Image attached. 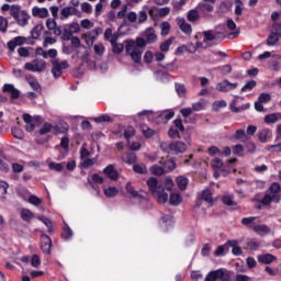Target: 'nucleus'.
Listing matches in <instances>:
<instances>
[{
  "label": "nucleus",
  "instance_id": "f257e3e1",
  "mask_svg": "<svg viewBox=\"0 0 281 281\" xmlns=\"http://www.w3.org/2000/svg\"><path fill=\"white\" fill-rule=\"evenodd\" d=\"M145 38L138 37L136 42L130 41L125 46V52L128 56H131L134 63H142V54H144V47H146V43H157V34L155 33L154 27H147L144 34Z\"/></svg>",
  "mask_w": 281,
  "mask_h": 281
},
{
  "label": "nucleus",
  "instance_id": "f03ea898",
  "mask_svg": "<svg viewBox=\"0 0 281 281\" xmlns=\"http://www.w3.org/2000/svg\"><path fill=\"white\" fill-rule=\"evenodd\" d=\"M2 12H9L10 16L13 18L16 25L19 27H27L30 25V19H32V15H30V12L27 10L23 9L20 4H8L4 3L1 7Z\"/></svg>",
  "mask_w": 281,
  "mask_h": 281
},
{
  "label": "nucleus",
  "instance_id": "7ed1b4c3",
  "mask_svg": "<svg viewBox=\"0 0 281 281\" xmlns=\"http://www.w3.org/2000/svg\"><path fill=\"white\" fill-rule=\"evenodd\" d=\"M147 186L150 194L157 199L158 203L164 204L168 202V193H166V189H164V183L157 180V178H149Z\"/></svg>",
  "mask_w": 281,
  "mask_h": 281
},
{
  "label": "nucleus",
  "instance_id": "20e7f679",
  "mask_svg": "<svg viewBox=\"0 0 281 281\" xmlns=\"http://www.w3.org/2000/svg\"><path fill=\"white\" fill-rule=\"evenodd\" d=\"M271 203H280V183L278 182L270 186L268 192L261 200V205H271Z\"/></svg>",
  "mask_w": 281,
  "mask_h": 281
},
{
  "label": "nucleus",
  "instance_id": "39448f33",
  "mask_svg": "<svg viewBox=\"0 0 281 281\" xmlns=\"http://www.w3.org/2000/svg\"><path fill=\"white\" fill-rule=\"evenodd\" d=\"M220 30H225V25H217L213 30L203 31V42L212 43V41H216V43H222L225 38V33Z\"/></svg>",
  "mask_w": 281,
  "mask_h": 281
},
{
  "label": "nucleus",
  "instance_id": "423d86ee",
  "mask_svg": "<svg viewBox=\"0 0 281 281\" xmlns=\"http://www.w3.org/2000/svg\"><path fill=\"white\" fill-rule=\"evenodd\" d=\"M126 192L131 194L133 199H138L140 207H143V210H150V207H153V205L150 204V201H148L145 196L139 194L137 191H135L131 182L126 183Z\"/></svg>",
  "mask_w": 281,
  "mask_h": 281
},
{
  "label": "nucleus",
  "instance_id": "0eeeda50",
  "mask_svg": "<svg viewBox=\"0 0 281 281\" xmlns=\"http://www.w3.org/2000/svg\"><path fill=\"white\" fill-rule=\"evenodd\" d=\"M47 68V63L44 59H34L24 65L26 71H32L33 74H41Z\"/></svg>",
  "mask_w": 281,
  "mask_h": 281
},
{
  "label": "nucleus",
  "instance_id": "6e6552de",
  "mask_svg": "<svg viewBox=\"0 0 281 281\" xmlns=\"http://www.w3.org/2000/svg\"><path fill=\"white\" fill-rule=\"evenodd\" d=\"M80 14L78 8L66 5L59 12V21H67L69 16H80Z\"/></svg>",
  "mask_w": 281,
  "mask_h": 281
},
{
  "label": "nucleus",
  "instance_id": "1a4fd4ad",
  "mask_svg": "<svg viewBox=\"0 0 281 281\" xmlns=\"http://www.w3.org/2000/svg\"><path fill=\"white\" fill-rule=\"evenodd\" d=\"M69 67V63L67 60L58 61V59L53 60L52 74L54 78H60L63 76V70Z\"/></svg>",
  "mask_w": 281,
  "mask_h": 281
},
{
  "label": "nucleus",
  "instance_id": "9d476101",
  "mask_svg": "<svg viewBox=\"0 0 281 281\" xmlns=\"http://www.w3.org/2000/svg\"><path fill=\"white\" fill-rule=\"evenodd\" d=\"M214 280L227 281L229 280V276H227V273H225V271H223L222 269L214 270L206 276V281H214Z\"/></svg>",
  "mask_w": 281,
  "mask_h": 281
},
{
  "label": "nucleus",
  "instance_id": "9b49d317",
  "mask_svg": "<svg viewBox=\"0 0 281 281\" xmlns=\"http://www.w3.org/2000/svg\"><path fill=\"white\" fill-rule=\"evenodd\" d=\"M211 166L215 171V179H218V177H221V172H225V165L223 164V160H221V158H213L211 161Z\"/></svg>",
  "mask_w": 281,
  "mask_h": 281
},
{
  "label": "nucleus",
  "instance_id": "f8f14e48",
  "mask_svg": "<svg viewBox=\"0 0 281 281\" xmlns=\"http://www.w3.org/2000/svg\"><path fill=\"white\" fill-rule=\"evenodd\" d=\"M238 87V83H232L229 80L225 79L216 85L217 91H222L223 93H227V91H234Z\"/></svg>",
  "mask_w": 281,
  "mask_h": 281
},
{
  "label": "nucleus",
  "instance_id": "ddd939ff",
  "mask_svg": "<svg viewBox=\"0 0 281 281\" xmlns=\"http://www.w3.org/2000/svg\"><path fill=\"white\" fill-rule=\"evenodd\" d=\"M24 43H25V37L16 36L7 43V47L10 50V54H12L14 53L16 47H21V45H24Z\"/></svg>",
  "mask_w": 281,
  "mask_h": 281
},
{
  "label": "nucleus",
  "instance_id": "4468645a",
  "mask_svg": "<svg viewBox=\"0 0 281 281\" xmlns=\"http://www.w3.org/2000/svg\"><path fill=\"white\" fill-rule=\"evenodd\" d=\"M41 249L43 254H52V238L45 234L41 236Z\"/></svg>",
  "mask_w": 281,
  "mask_h": 281
},
{
  "label": "nucleus",
  "instance_id": "2eb2a0df",
  "mask_svg": "<svg viewBox=\"0 0 281 281\" xmlns=\"http://www.w3.org/2000/svg\"><path fill=\"white\" fill-rule=\"evenodd\" d=\"M46 27L47 30H49V32H53L55 36H60V34H63V30L60 29V26H58L55 19H47Z\"/></svg>",
  "mask_w": 281,
  "mask_h": 281
},
{
  "label": "nucleus",
  "instance_id": "dca6fc26",
  "mask_svg": "<svg viewBox=\"0 0 281 281\" xmlns=\"http://www.w3.org/2000/svg\"><path fill=\"white\" fill-rule=\"evenodd\" d=\"M2 91L4 93H10L13 100L19 99V95H21V92L19 91V89L14 88V85L12 83H5L2 88Z\"/></svg>",
  "mask_w": 281,
  "mask_h": 281
},
{
  "label": "nucleus",
  "instance_id": "f3484780",
  "mask_svg": "<svg viewBox=\"0 0 281 281\" xmlns=\"http://www.w3.org/2000/svg\"><path fill=\"white\" fill-rule=\"evenodd\" d=\"M177 23H178V26L180 27L181 32H183V34H187L188 36H190V34H192V25H190V23L186 22V19L178 18Z\"/></svg>",
  "mask_w": 281,
  "mask_h": 281
},
{
  "label": "nucleus",
  "instance_id": "a211bd4d",
  "mask_svg": "<svg viewBox=\"0 0 281 281\" xmlns=\"http://www.w3.org/2000/svg\"><path fill=\"white\" fill-rule=\"evenodd\" d=\"M32 15L37 19H47L49 16V10L47 8L33 7Z\"/></svg>",
  "mask_w": 281,
  "mask_h": 281
},
{
  "label": "nucleus",
  "instance_id": "6ab92c4d",
  "mask_svg": "<svg viewBox=\"0 0 281 281\" xmlns=\"http://www.w3.org/2000/svg\"><path fill=\"white\" fill-rule=\"evenodd\" d=\"M98 34H99L98 29L92 30L87 34H85L83 40L86 42V45H88V47L93 46V43H95V38H98Z\"/></svg>",
  "mask_w": 281,
  "mask_h": 281
},
{
  "label": "nucleus",
  "instance_id": "aec40b11",
  "mask_svg": "<svg viewBox=\"0 0 281 281\" xmlns=\"http://www.w3.org/2000/svg\"><path fill=\"white\" fill-rule=\"evenodd\" d=\"M196 8L198 11L201 12L204 16H207L210 12H214V5L207 2H199Z\"/></svg>",
  "mask_w": 281,
  "mask_h": 281
},
{
  "label": "nucleus",
  "instance_id": "412c9836",
  "mask_svg": "<svg viewBox=\"0 0 281 281\" xmlns=\"http://www.w3.org/2000/svg\"><path fill=\"white\" fill-rule=\"evenodd\" d=\"M252 232L259 236L271 234V228L267 224H257L252 226Z\"/></svg>",
  "mask_w": 281,
  "mask_h": 281
},
{
  "label": "nucleus",
  "instance_id": "4be33fe9",
  "mask_svg": "<svg viewBox=\"0 0 281 281\" xmlns=\"http://www.w3.org/2000/svg\"><path fill=\"white\" fill-rule=\"evenodd\" d=\"M171 148L172 153L179 155L180 153H186V150H188V145L181 140H176L172 142Z\"/></svg>",
  "mask_w": 281,
  "mask_h": 281
},
{
  "label": "nucleus",
  "instance_id": "5701e85b",
  "mask_svg": "<svg viewBox=\"0 0 281 281\" xmlns=\"http://www.w3.org/2000/svg\"><path fill=\"white\" fill-rule=\"evenodd\" d=\"M260 223V217L250 216V217H244L241 220V225H245L249 229H254V225H258Z\"/></svg>",
  "mask_w": 281,
  "mask_h": 281
},
{
  "label": "nucleus",
  "instance_id": "b1692460",
  "mask_svg": "<svg viewBox=\"0 0 281 281\" xmlns=\"http://www.w3.org/2000/svg\"><path fill=\"white\" fill-rule=\"evenodd\" d=\"M172 215H165L161 217L160 227L164 232H168L172 227Z\"/></svg>",
  "mask_w": 281,
  "mask_h": 281
},
{
  "label": "nucleus",
  "instance_id": "393cba45",
  "mask_svg": "<svg viewBox=\"0 0 281 281\" xmlns=\"http://www.w3.org/2000/svg\"><path fill=\"white\" fill-rule=\"evenodd\" d=\"M199 9L198 7H195V9H191L190 11H188L187 13V19L188 21H190V23H196V21H199V19H201V13H199Z\"/></svg>",
  "mask_w": 281,
  "mask_h": 281
},
{
  "label": "nucleus",
  "instance_id": "a878e982",
  "mask_svg": "<svg viewBox=\"0 0 281 281\" xmlns=\"http://www.w3.org/2000/svg\"><path fill=\"white\" fill-rule=\"evenodd\" d=\"M110 43L112 45L113 54H122L124 52V44L117 43V36H113L112 40H110Z\"/></svg>",
  "mask_w": 281,
  "mask_h": 281
},
{
  "label": "nucleus",
  "instance_id": "bb28decb",
  "mask_svg": "<svg viewBox=\"0 0 281 281\" xmlns=\"http://www.w3.org/2000/svg\"><path fill=\"white\" fill-rule=\"evenodd\" d=\"M104 175H106L112 181H116L119 173L117 170H115V167L113 165H109L103 169Z\"/></svg>",
  "mask_w": 281,
  "mask_h": 281
},
{
  "label": "nucleus",
  "instance_id": "cd10ccee",
  "mask_svg": "<svg viewBox=\"0 0 281 281\" xmlns=\"http://www.w3.org/2000/svg\"><path fill=\"white\" fill-rule=\"evenodd\" d=\"M274 260H277V258L271 254H265V255L258 256V262H261L262 265H271V262H273Z\"/></svg>",
  "mask_w": 281,
  "mask_h": 281
},
{
  "label": "nucleus",
  "instance_id": "c85d7f7f",
  "mask_svg": "<svg viewBox=\"0 0 281 281\" xmlns=\"http://www.w3.org/2000/svg\"><path fill=\"white\" fill-rule=\"evenodd\" d=\"M281 121V113H272L265 116L266 124H276V122Z\"/></svg>",
  "mask_w": 281,
  "mask_h": 281
},
{
  "label": "nucleus",
  "instance_id": "c756f323",
  "mask_svg": "<svg viewBox=\"0 0 281 281\" xmlns=\"http://www.w3.org/2000/svg\"><path fill=\"white\" fill-rule=\"evenodd\" d=\"M122 160L125 164H135L137 161V155H135L133 151L125 153L122 155Z\"/></svg>",
  "mask_w": 281,
  "mask_h": 281
},
{
  "label": "nucleus",
  "instance_id": "7c9ffc66",
  "mask_svg": "<svg viewBox=\"0 0 281 281\" xmlns=\"http://www.w3.org/2000/svg\"><path fill=\"white\" fill-rule=\"evenodd\" d=\"M228 245H229V247L233 248L232 249L233 256H241L243 255V250L238 246V240H236V239L228 240Z\"/></svg>",
  "mask_w": 281,
  "mask_h": 281
},
{
  "label": "nucleus",
  "instance_id": "2f4dec72",
  "mask_svg": "<svg viewBox=\"0 0 281 281\" xmlns=\"http://www.w3.org/2000/svg\"><path fill=\"white\" fill-rule=\"evenodd\" d=\"M227 251H229V244L228 241L224 245L218 246L215 251H214V256L216 258H220L221 256H225V254H227Z\"/></svg>",
  "mask_w": 281,
  "mask_h": 281
},
{
  "label": "nucleus",
  "instance_id": "473e14b6",
  "mask_svg": "<svg viewBox=\"0 0 281 281\" xmlns=\"http://www.w3.org/2000/svg\"><path fill=\"white\" fill-rule=\"evenodd\" d=\"M175 89L178 98H186V93H188V89L186 88V85L176 82Z\"/></svg>",
  "mask_w": 281,
  "mask_h": 281
},
{
  "label": "nucleus",
  "instance_id": "72a5a7b5",
  "mask_svg": "<svg viewBox=\"0 0 281 281\" xmlns=\"http://www.w3.org/2000/svg\"><path fill=\"white\" fill-rule=\"evenodd\" d=\"M160 164H162L165 172H171V170H175V168H177V164H175V160L172 159L160 161Z\"/></svg>",
  "mask_w": 281,
  "mask_h": 281
},
{
  "label": "nucleus",
  "instance_id": "f704fd0d",
  "mask_svg": "<svg viewBox=\"0 0 281 281\" xmlns=\"http://www.w3.org/2000/svg\"><path fill=\"white\" fill-rule=\"evenodd\" d=\"M269 137H271V130L269 128H263L258 134L259 142H261L262 144H267V139Z\"/></svg>",
  "mask_w": 281,
  "mask_h": 281
},
{
  "label": "nucleus",
  "instance_id": "c9c22d12",
  "mask_svg": "<svg viewBox=\"0 0 281 281\" xmlns=\"http://www.w3.org/2000/svg\"><path fill=\"white\" fill-rule=\"evenodd\" d=\"M20 216H21L22 221L30 223V221L32 218H34V213H32V211H30L29 209H22L20 211Z\"/></svg>",
  "mask_w": 281,
  "mask_h": 281
},
{
  "label": "nucleus",
  "instance_id": "e433bc0d",
  "mask_svg": "<svg viewBox=\"0 0 281 281\" xmlns=\"http://www.w3.org/2000/svg\"><path fill=\"white\" fill-rule=\"evenodd\" d=\"M71 236H74V231H71V228L69 227V225H67V223H64L61 238H64L65 240H69Z\"/></svg>",
  "mask_w": 281,
  "mask_h": 281
},
{
  "label": "nucleus",
  "instance_id": "4c0bfd02",
  "mask_svg": "<svg viewBox=\"0 0 281 281\" xmlns=\"http://www.w3.org/2000/svg\"><path fill=\"white\" fill-rule=\"evenodd\" d=\"M183 198L179 193H171L169 198V203L171 205H181Z\"/></svg>",
  "mask_w": 281,
  "mask_h": 281
},
{
  "label": "nucleus",
  "instance_id": "58836bf2",
  "mask_svg": "<svg viewBox=\"0 0 281 281\" xmlns=\"http://www.w3.org/2000/svg\"><path fill=\"white\" fill-rule=\"evenodd\" d=\"M176 183L179 190H186V188H188L189 180L187 177L180 176L176 179Z\"/></svg>",
  "mask_w": 281,
  "mask_h": 281
},
{
  "label": "nucleus",
  "instance_id": "ea45409f",
  "mask_svg": "<svg viewBox=\"0 0 281 281\" xmlns=\"http://www.w3.org/2000/svg\"><path fill=\"white\" fill-rule=\"evenodd\" d=\"M202 201H205V203H209V205H212L214 203V200L212 199V191L209 189L202 191L201 195Z\"/></svg>",
  "mask_w": 281,
  "mask_h": 281
},
{
  "label": "nucleus",
  "instance_id": "a19ab883",
  "mask_svg": "<svg viewBox=\"0 0 281 281\" xmlns=\"http://www.w3.org/2000/svg\"><path fill=\"white\" fill-rule=\"evenodd\" d=\"M104 192V195L108 198V199H113V196H117V193L120 192L117 190V188L115 187H109V188H105L103 190Z\"/></svg>",
  "mask_w": 281,
  "mask_h": 281
},
{
  "label": "nucleus",
  "instance_id": "79ce46f5",
  "mask_svg": "<svg viewBox=\"0 0 281 281\" xmlns=\"http://www.w3.org/2000/svg\"><path fill=\"white\" fill-rule=\"evenodd\" d=\"M222 201L224 205H228L229 207L236 205V201H234V195L229 193H225Z\"/></svg>",
  "mask_w": 281,
  "mask_h": 281
},
{
  "label": "nucleus",
  "instance_id": "37998d69",
  "mask_svg": "<svg viewBox=\"0 0 281 281\" xmlns=\"http://www.w3.org/2000/svg\"><path fill=\"white\" fill-rule=\"evenodd\" d=\"M245 11V3L240 0H235V14L236 16H243V12Z\"/></svg>",
  "mask_w": 281,
  "mask_h": 281
},
{
  "label": "nucleus",
  "instance_id": "c03bdc74",
  "mask_svg": "<svg viewBox=\"0 0 281 281\" xmlns=\"http://www.w3.org/2000/svg\"><path fill=\"white\" fill-rule=\"evenodd\" d=\"M278 41H280V36L272 32L267 38V45L273 47L274 45H278Z\"/></svg>",
  "mask_w": 281,
  "mask_h": 281
},
{
  "label": "nucleus",
  "instance_id": "a18cd8bd",
  "mask_svg": "<svg viewBox=\"0 0 281 281\" xmlns=\"http://www.w3.org/2000/svg\"><path fill=\"white\" fill-rule=\"evenodd\" d=\"M150 172H151V175H158V176L166 175V171L164 169V165L162 164L151 166L150 167Z\"/></svg>",
  "mask_w": 281,
  "mask_h": 281
},
{
  "label": "nucleus",
  "instance_id": "49530a36",
  "mask_svg": "<svg viewBox=\"0 0 281 281\" xmlns=\"http://www.w3.org/2000/svg\"><path fill=\"white\" fill-rule=\"evenodd\" d=\"M247 109H249V103L240 105V106H236V101H233L231 103V110L234 113H240L241 111H247Z\"/></svg>",
  "mask_w": 281,
  "mask_h": 281
},
{
  "label": "nucleus",
  "instance_id": "de8ad7c7",
  "mask_svg": "<svg viewBox=\"0 0 281 281\" xmlns=\"http://www.w3.org/2000/svg\"><path fill=\"white\" fill-rule=\"evenodd\" d=\"M172 41H175V37H170L167 41L162 42L159 46L160 52H170V45H172Z\"/></svg>",
  "mask_w": 281,
  "mask_h": 281
},
{
  "label": "nucleus",
  "instance_id": "09e8293b",
  "mask_svg": "<svg viewBox=\"0 0 281 281\" xmlns=\"http://www.w3.org/2000/svg\"><path fill=\"white\" fill-rule=\"evenodd\" d=\"M98 164V158H85L81 161L82 168H91V166H95Z\"/></svg>",
  "mask_w": 281,
  "mask_h": 281
},
{
  "label": "nucleus",
  "instance_id": "8fccbe9b",
  "mask_svg": "<svg viewBox=\"0 0 281 281\" xmlns=\"http://www.w3.org/2000/svg\"><path fill=\"white\" fill-rule=\"evenodd\" d=\"M37 218H38V221L44 223V225H46V227L50 234H52V232H54V225L52 224V221L49 218H47L46 216H38Z\"/></svg>",
  "mask_w": 281,
  "mask_h": 281
},
{
  "label": "nucleus",
  "instance_id": "3c124183",
  "mask_svg": "<svg viewBox=\"0 0 281 281\" xmlns=\"http://www.w3.org/2000/svg\"><path fill=\"white\" fill-rule=\"evenodd\" d=\"M135 136V127L127 126L124 131V137L127 139V142L131 140V137Z\"/></svg>",
  "mask_w": 281,
  "mask_h": 281
},
{
  "label": "nucleus",
  "instance_id": "603ef678",
  "mask_svg": "<svg viewBox=\"0 0 281 281\" xmlns=\"http://www.w3.org/2000/svg\"><path fill=\"white\" fill-rule=\"evenodd\" d=\"M136 21L138 24L146 23V21H148V13L146 12V10H142L138 12V18Z\"/></svg>",
  "mask_w": 281,
  "mask_h": 281
},
{
  "label": "nucleus",
  "instance_id": "864d4df0",
  "mask_svg": "<svg viewBox=\"0 0 281 281\" xmlns=\"http://www.w3.org/2000/svg\"><path fill=\"white\" fill-rule=\"evenodd\" d=\"M81 12H83L85 14H91L93 12V7L89 2H82Z\"/></svg>",
  "mask_w": 281,
  "mask_h": 281
},
{
  "label": "nucleus",
  "instance_id": "5fc2aeb1",
  "mask_svg": "<svg viewBox=\"0 0 281 281\" xmlns=\"http://www.w3.org/2000/svg\"><path fill=\"white\" fill-rule=\"evenodd\" d=\"M52 128H54V126L50 123H44L40 130V135H47V133H52Z\"/></svg>",
  "mask_w": 281,
  "mask_h": 281
},
{
  "label": "nucleus",
  "instance_id": "6e6d98bb",
  "mask_svg": "<svg viewBox=\"0 0 281 281\" xmlns=\"http://www.w3.org/2000/svg\"><path fill=\"white\" fill-rule=\"evenodd\" d=\"M161 29V36H168L170 34V23L169 22H162L160 24Z\"/></svg>",
  "mask_w": 281,
  "mask_h": 281
},
{
  "label": "nucleus",
  "instance_id": "4d7b16f0",
  "mask_svg": "<svg viewBox=\"0 0 281 281\" xmlns=\"http://www.w3.org/2000/svg\"><path fill=\"white\" fill-rule=\"evenodd\" d=\"M41 32H43V25H36L33 27L31 31L32 38H38V36H41Z\"/></svg>",
  "mask_w": 281,
  "mask_h": 281
},
{
  "label": "nucleus",
  "instance_id": "13d9d810",
  "mask_svg": "<svg viewBox=\"0 0 281 281\" xmlns=\"http://www.w3.org/2000/svg\"><path fill=\"white\" fill-rule=\"evenodd\" d=\"M94 49V54H97V56H102V54H104V44L103 43H98L94 44L93 46Z\"/></svg>",
  "mask_w": 281,
  "mask_h": 281
},
{
  "label": "nucleus",
  "instance_id": "bf43d9fd",
  "mask_svg": "<svg viewBox=\"0 0 281 281\" xmlns=\"http://www.w3.org/2000/svg\"><path fill=\"white\" fill-rule=\"evenodd\" d=\"M11 133L13 135V137H15V139H23V130L19 128V127H13L11 130Z\"/></svg>",
  "mask_w": 281,
  "mask_h": 281
},
{
  "label": "nucleus",
  "instance_id": "052dcab7",
  "mask_svg": "<svg viewBox=\"0 0 281 281\" xmlns=\"http://www.w3.org/2000/svg\"><path fill=\"white\" fill-rule=\"evenodd\" d=\"M29 203H31V205H35V207H38V205H41V203H43V200H41V198H38L36 195H30Z\"/></svg>",
  "mask_w": 281,
  "mask_h": 281
},
{
  "label": "nucleus",
  "instance_id": "680f3d73",
  "mask_svg": "<svg viewBox=\"0 0 281 281\" xmlns=\"http://www.w3.org/2000/svg\"><path fill=\"white\" fill-rule=\"evenodd\" d=\"M133 170L138 175H146V172H148V170L146 169V166L144 165H134Z\"/></svg>",
  "mask_w": 281,
  "mask_h": 281
},
{
  "label": "nucleus",
  "instance_id": "e2e57ef3",
  "mask_svg": "<svg viewBox=\"0 0 281 281\" xmlns=\"http://www.w3.org/2000/svg\"><path fill=\"white\" fill-rule=\"evenodd\" d=\"M258 101L261 102L262 104H267V102H271V94L263 92L259 94Z\"/></svg>",
  "mask_w": 281,
  "mask_h": 281
},
{
  "label": "nucleus",
  "instance_id": "0e129e2a",
  "mask_svg": "<svg viewBox=\"0 0 281 281\" xmlns=\"http://www.w3.org/2000/svg\"><path fill=\"white\" fill-rule=\"evenodd\" d=\"M94 122H97V124H102V122H112V119L109 114H102L101 116L95 117Z\"/></svg>",
  "mask_w": 281,
  "mask_h": 281
},
{
  "label": "nucleus",
  "instance_id": "69168bd1",
  "mask_svg": "<svg viewBox=\"0 0 281 281\" xmlns=\"http://www.w3.org/2000/svg\"><path fill=\"white\" fill-rule=\"evenodd\" d=\"M160 148L164 153H168V154L172 153V142L171 143H168V142L161 143Z\"/></svg>",
  "mask_w": 281,
  "mask_h": 281
},
{
  "label": "nucleus",
  "instance_id": "338daca9",
  "mask_svg": "<svg viewBox=\"0 0 281 281\" xmlns=\"http://www.w3.org/2000/svg\"><path fill=\"white\" fill-rule=\"evenodd\" d=\"M68 31H70V33L72 34H78V32H80V24H78L77 22H72L68 25Z\"/></svg>",
  "mask_w": 281,
  "mask_h": 281
},
{
  "label": "nucleus",
  "instance_id": "774afa93",
  "mask_svg": "<svg viewBox=\"0 0 281 281\" xmlns=\"http://www.w3.org/2000/svg\"><path fill=\"white\" fill-rule=\"evenodd\" d=\"M256 87V80L248 81L243 88L241 91L245 93L247 91H251Z\"/></svg>",
  "mask_w": 281,
  "mask_h": 281
}]
</instances>
